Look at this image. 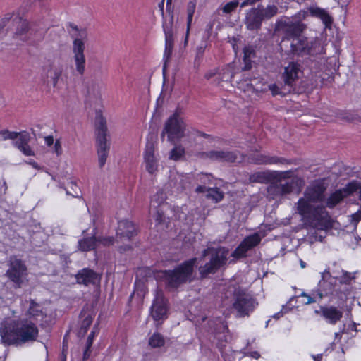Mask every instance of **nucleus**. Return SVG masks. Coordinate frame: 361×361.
<instances>
[{"label":"nucleus","instance_id":"f257e3e1","mask_svg":"<svg viewBox=\"0 0 361 361\" xmlns=\"http://www.w3.org/2000/svg\"><path fill=\"white\" fill-rule=\"evenodd\" d=\"M326 188L321 181H316L307 187L304 197L297 203V210L302 217L304 224L310 227L323 229L327 226L328 212L324 207H314L311 202L322 201Z\"/></svg>","mask_w":361,"mask_h":361},{"label":"nucleus","instance_id":"f03ea898","mask_svg":"<svg viewBox=\"0 0 361 361\" xmlns=\"http://www.w3.org/2000/svg\"><path fill=\"white\" fill-rule=\"evenodd\" d=\"M38 334L37 324L28 318H6L0 324L1 339L6 345H19L35 341Z\"/></svg>","mask_w":361,"mask_h":361},{"label":"nucleus","instance_id":"7ed1b4c3","mask_svg":"<svg viewBox=\"0 0 361 361\" xmlns=\"http://www.w3.org/2000/svg\"><path fill=\"white\" fill-rule=\"evenodd\" d=\"M95 129L99 165L100 168H102L108 157L110 149V142L107 140L109 134L106 121L100 113L97 114L95 117Z\"/></svg>","mask_w":361,"mask_h":361},{"label":"nucleus","instance_id":"20e7f679","mask_svg":"<svg viewBox=\"0 0 361 361\" xmlns=\"http://www.w3.org/2000/svg\"><path fill=\"white\" fill-rule=\"evenodd\" d=\"M323 47L317 39H309L306 37H298L290 42L288 55L300 57L314 56L322 52Z\"/></svg>","mask_w":361,"mask_h":361},{"label":"nucleus","instance_id":"39448f33","mask_svg":"<svg viewBox=\"0 0 361 361\" xmlns=\"http://www.w3.org/2000/svg\"><path fill=\"white\" fill-rule=\"evenodd\" d=\"M212 250L209 262L198 268L202 279L207 278L209 274H214L227 264L230 254L228 247L219 246Z\"/></svg>","mask_w":361,"mask_h":361},{"label":"nucleus","instance_id":"423d86ee","mask_svg":"<svg viewBox=\"0 0 361 361\" xmlns=\"http://www.w3.org/2000/svg\"><path fill=\"white\" fill-rule=\"evenodd\" d=\"M197 260V259L194 257L181 263L173 270L164 271L168 285L173 288H177L190 281Z\"/></svg>","mask_w":361,"mask_h":361},{"label":"nucleus","instance_id":"0eeeda50","mask_svg":"<svg viewBox=\"0 0 361 361\" xmlns=\"http://www.w3.org/2000/svg\"><path fill=\"white\" fill-rule=\"evenodd\" d=\"M182 114L183 110L180 107H177L174 113L167 119L161 133L162 139L166 133L168 135V140L170 142L180 140L185 136L186 125L181 117Z\"/></svg>","mask_w":361,"mask_h":361},{"label":"nucleus","instance_id":"6e6552de","mask_svg":"<svg viewBox=\"0 0 361 361\" xmlns=\"http://www.w3.org/2000/svg\"><path fill=\"white\" fill-rule=\"evenodd\" d=\"M256 300L245 290L236 288L233 292L232 307L237 312V317L248 316L257 305Z\"/></svg>","mask_w":361,"mask_h":361},{"label":"nucleus","instance_id":"1a4fd4ad","mask_svg":"<svg viewBox=\"0 0 361 361\" xmlns=\"http://www.w3.org/2000/svg\"><path fill=\"white\" fill-rule=\"evenodd\" d=\"M306 25L301 22H293L287 18H281L276 20L275 31L283 35L282 42H291L297 38L305 30Z\"/></svg>","mask_w":361,"mask_h":361},{"label":"nucleus","instance_id":"9d476101","mask_svg":"<svg viewBox=\"0 0 361 361\" xmlns=\"http://www.w3.org/2000/svg\"><path fill=\"white\" fill-rule=\"evenodd\" d=\"M136 235L137 230L133 222L126 219L118 221L116 233V242L123 245L118 246V250L120 252H123L131 250L132 247L129 243Z\"/></svg>","mask_w":361,"mask_h":361},{"label":"nucleus","instance_id":"9b49d317","mask_svg":"<svg viewBox=\"0 0 361 361\" xmlns=\"http://www.w3.org/2000/svg\"><path fill=\"white\" fill-rule=\"evenodd\" d=\"M8 269L6 272L8 279L14 283L15 288H21L27 275V266L16 255L10 256L8 261Z\"/></svg>","mask_w":361,"mask_h":361},{"label":"nucleus","instance_id":"f8f14e48","mask_svg":"<svg viewBox=\"0 0 361 361\" xmlns=\"http://www.w3.org/2000/svg\"><path fill=\"white\" fill-rule=\"evenodd\" d=\"M317 292L320 299L338 293V279L331 276L329 269H325L322 273L321 279L317 285Z\"/></svg>","mask_w":361,"mask_h":361},{"label":"nucleus","instance_id":"ddd939ff","mask_svg":"<svg viewBox=\"0 0 361 361\" xmlns=\"http://www.w3.org/2000/svg\"><path fill=\"white\" fill-rule=\"evenodd\" d=\"M360 188V182L353 180L344 188L336 190L325 200L326 207L332 209L341 203L345 197L355 192Z\"/></svg>","mask_w":361,"mask_h":361},{"label":"nucleus","instance_id":"4468645a","mask_svg":"<svg viewBox=\"0 0 361 361\" xmlns=\"http://www.w3.org/2000/svg\"><path fill=\"white\" fill-rule=\"evenodd\" d=\"M200 157L203 159H209L212 161L228 163H240L243 160V154L238 150H211L202 152Z\"/></svg>","mask_w":361,"mask_h":361},{"label":"nucleus","instance_id":"2eb2a0df","mask_svg":"<svg viewBox=\"0 0 361 361\" xmlns=\"http://www.w3.org/2000/svg\"><path fill=\"white\" fill-rule=\"evenodd\" d=\"M291 171H259L251 174L249 177L250 183H268L272 180L282 181L290 177Z\"/></svg>","mask_w":361,"mask_h":361},{"label":"nucleus","instance_id":"dca6fc26","mask_svg":"<svg viewBox=\"0 0 361 361\" xmlns=\"http://www.w3.org/2000/svg\"><path fill=\"white\" fill-rule=\"evenodd\" d=\"M262 240V237L258 233H255L245 238L239 245L231 254L234 259H238L247 256V252L256 246Z\"/></svg>","mask_w":361,"mask_h":361},{"label":"nucleus","instance_id":"f3484780","mask_svg":"<svg viewBox=\"0 0 361 361\" xmlns=\"http://www.w3.org/2000/svg\"><path fill=\"white\" fill-rule=\"evenodd\" d=\"M42 69L47 82H50L54 88H58L59 82L62 80V75L65 69L63 64L59 61H51L44 65Z\"/></svg>","mask_w":361,"mask_h":361},{"label":"nucleus","instance_id":"a211bd4d","mask_svg":"<svg viewBox=\"0 0 361 361\" xmlns=\"http://www.w3.org/2000/svg\"><path fill=\"white\" fill-rule=\"evenodd\" d=\"M167 302L161 291H157L151 307V315L155 321L167 317Z\"/></svg>","mask_w":361,"mask_h":361},{"label":"nucleus","instance_id":"6ab92c4d","mask_svg":"<svg viewBox=\"0 0 361 361\" xmlns=\"http://www.w3.org/2000/svg\"><path fill=\"white\" fill-rule=\"evenodd\" d=\"M12 24L15 27L13 37L16 39L26 42L30 39L32 30L27 20L16 16L12 20Z\"/></svg>","mask_w":361,"mask_h":361},{"label":"nucleus","instance_id":"aec40b11","mask_svg":"<svg viewBox=\"0 0 361 361\" xmlns=\"http://www.w3.org/2000/svg\"><path fill=\"white\" fill-rule=\"evenodd\" d=\"M190 178L188 175L178 172L171 173L169 184L173 191L183 192L190 187Z\"/></svg>","mask_w":361,"mask_h":361},{"label":"nucleus","instance_id":"412c9836","mask_svg":"<svg viewBox=\"0 0 361 361\" xmlns=\"http://www.w3.org/2000/svg\"><path fill=\"white\" fill-rule=\"evenodd\" d=\"M262 18L257 7L252 8L245 14V25L250 31H258L261 29Z\"/></svg>","mask_w":361,"mask_h":361},{"label":"nucleus","instance_id":"4be33fe9","mask_svg":"<svg viewBox=\"0 0 361 361\" xmlns=\"http://www.w3.org/2000/svg\"><path fill=\"white\" fill-rule=\"evenodd\" d=\"M85 45H82L80 42H77L75 43V46H73V59L75 65V70L77 73L83 75L85 74V57L84 54Z\"/></svg>","mask_w":361,"mask_h":361},{"label":"nucleus","instance_id":"5701e85b","mask_svg":"<svg viewBox=\"0 0 361 361\" xmlns=\"http://www.w3.org/2000/svg\"><path fill=\"white\" fill-rule=\"evenodd\" d=\"M300 71V65L295 62L290 63L288 66L285 68L283 78L285 85L288 87L287 92H291L292 86L295 80L298 78Z\"/></svg>","mask_w":361,"mask_h":361},{"label":"nucleus","instance_id":"b1692460","mask_svg":"<svg viewBox=\"0 0 361 361\" xmlns=\"http://www.w3.org/2000/svg\"><path fill=\"white\" fill-rule=\"evenodd\" d=\"M144 160L145 168L150 174L154 173L157 171L158 164L154 156V147L152 143H147L146 145Z\"/></svg>","mask_w":361,"mask_h":361},{"label":"nucleus","instance_id":"393cba45","mask_svg":"<svg viewBox=\"0 0 361 361\" xmlns=\"http://www.w3.org/2000/svg\"><path fill=\"white\" fill-rule=\"evenodd\" d=\"M75 277L78 283L85 286L95 284L99 280V275L94 271L87 268L80 271Z\"/></svg>","mask_w":361,"mask_h":361},{"label":"nucleus","instance_id":"a878e982","mask_svg":"<svg viewBox=\"0 0 361 361\" xmlns=\"http://www.w3.org/2000/svg\"><path fill=\"white\" fill-rule=\"evenodd\" d=\"M25 318H28L37 324L39 319L42 320L46 317L47 314L43 311L42 306L39 303H37L35 300H31L30 302L29 308L25 312Z\"/></svg>","mask_w":361,"mask_h":361},{"label":"nucleus","instance_id":"bb28decb","mask_svg":"<svg viewBox=\"0 0 361 361\" xmlns=\"http://www.w3.org/2000/svg\"><path fill=\"white\" fill-rule=\"evenodd\" d=\"M308 11L312 16L319 18L324 25L325 28H331L333 18L325 9L317 6H311L308 8Z\"/></svg>","mask_w":361,"mask_h":361},{"label":"nucleus","instance_id":"cd10ccee","mask_svg":"<svg viewBox=\"0 0 361 361\" xmlns=\"http://www.w3.org/2000/svg\"><path fill=\"white\" fill-rule=\"evenodd\" d=\"M321 312L322 316L331 324H335L343 317V312L334 306L322 307Z\"/></svg>","mask_w":361,"mask_h":361},{"label":"nucleus","instance_id":"c85d7f7f","mask_svg":"<svg viewBox=\"0 0 361 361\" xmlns=\"http://www.w3.org/2000/svg\"><path fill=\"white\" fill-rule=\"evenodd\" d=\"M97 246V239L93 235L92 237L84 238L78 241V250L82 252L92 250Z\"/></svg>","mask_w":361,"mask_h":361},{"label":"nucleus","instance_id":"c756f323","mask_svg":"<svg viewBox=\"0 0 361 361\" xmlns=\"http://www.w3.org/2000/svg\"><path fill=\"white\" fill-rule=\"evenodd\" d=\"M257 8H259V13L263 20L271 19L279 12V8L275 5H268L267 7L258 5Z\"/></svg>","mask_w":361,"mask_h":361},{"label":"nucleus","instance_id":"7c9ffc66","mask_svg":"<svg viewBox=\"0 0 361 361\" xmlns=\"http://www.w3.org/2000/svg\"><path fill=\"white\" fill-rule=\"evenodd\" d=\"M165 37H174L176 29L174 27V16H169V18H164L162 24Z\"/></svg>","mask_w":361,"mask_h":361},{"label":"nucleus","instance_id":"2f4dec72","mask_svg":"<svg viewBox=\"0 0 361 361\" xmlns=\"http://www.w3.org/2000/svg\"><path fill=\"white\" fill-rule=\"evenodd\" d=\"M197 0H190L187 5V30L186 37H188L190 28L192 24L193 15L196 9Z\"/></svg>","mask_w":361,"mask_h":361},{"label":"nucleus","instance_id":"473e14b6","mask_svg":"<svg viewBox=\"0 0 361 361\" xmlns=\"http://www.w3.org/2000/svg\"><path fill=\"white\" fill-rule=\"evenodd\" d=\"M267 165H272V164H281V165H290L293 163V160L287 159L284 157H278L275 155H271L267 154Z\"/></svg>","mask_w":361,"mask_h":361},{"label":"nucleus","instance_id":"72a5a7b5","mask_svg":"<svg viewBox=\"0 0 361 361\" xmlns=\"http://www.w3.org/2000/svg\"><path fill=\"white\" fill-rule=\"evenodd\" d=\"M298 180V179H292L291 180L286 181L283 183H281V181L278 182V188H279V190H281L283 196L290 194L293 191L294 186Z\"/></svg>","mask_w":361,"mask_h":361},{"label":"nucleus","instance_id":"f704fd0d","mask_svg":"<svg viewBox=\"0 0 361 361\" xmlns=\"http://www.w3.org/2000/svg\"><path fill=\"white\" fill-rule=\"evenodd\" d=\"M206 197L215 202H219L223 200L224 194L218 188H209Z\"/></svg>","mask_w":361,"mask_h":361},{"label":"nucleus","instance_id":"c9c22d12","mask_svg":"<svg viewBox=\"0 0 361 361\" xmlns=\"http://www.w3.org/2000/svg\"><path fill=\"white\" fill-rule=\"evenodd\" d=\"M164 344L165 340L159 333H154L149 338V345L153 348L162 347Z\"/></svg>","mask_w":361,"mask_h":361},{"label":"nucleus","instance_id":"e433bc0d","mask_svg":"<svg viewBox=\"0 0 361 361\" xmlns=\"http://www.w3.org/2000/svg\"><path fill=\"white\" fill-rule=\"evenodd\" d=\"M30 140V135L26 131H23L18 133V137L17 140L13 142L14 146L18 149H20L23 146L26 145V144L29 143Z\"/></svg>","mask_w":361,"mask_h":361},{"label":"nucleus","instance_id":"4c0bfd02","mask_svg":"<svg viewBox=\"0 0 361 361\" xmlns=\"http://www.w3.org/2000/svg\"><path fill=\"white\" fill-rule=\"evenodd\" d=\"M185 148L179 145H176L169 153V159L173 161L180 160L185 155Z\"/></svg>","mask_w":361,"mask_h":361},{"label":"nucleus","instance_id":"58836bf2","mask_svg":"<svg viewBox=\"0 0 361 361\" xmlns=\"http://www.w3.org/2000/svg\"><path fill=\"white\" fill-rule=\"evenodd\" d=\"M174 44V37H165V50L164 54V59L165 63L170 59L172 54L173 48ZM166 64L164 65V66Z\"/></svg>","mask_w":361,"mask_h":361},{"label":"nucleus","instance_id":"ea45409f","mask_svg":"<svg viewBox=\"0 0 361 361\" xmlns=\"http://www.w3.org/2000/svg\"><path fill=\"white\" fill-rule=\"evenodd\" d=\"M250 161L257 165H267V154H253L250 155Z\"/></svg>","mask_w":361,"mask_h":361},{"label":"nucleus","instance_id":"a19ab883","mask_svg":"<svg viewBox=\"0 0 361 361\" xmlns=\"http://www.w3.org/2000/svg\"><path fill=\"white\" fill-rule=\"evenodd\" d=\"M269 90L271 92V94L273 96H276V95L285 96L287 93L290 92H287L288 87H287V85H285L281 88H279V87L277 85L271 84V85H269Z\"/></svg>","mask_w":361,"mask_h":361},{"label":"nucleus","instance_id":"79ce46f5","mask_svg":"<svg viewBox=\"0 0 361 361\" xmlns=\"http://www.w3.org/2000/svg\"><path fill=\"white\" fill-rule=\"evenodd\" d=\"M223 326L224 331H226V334L224 332V334L222 336L221 335V334H217L216 335V337L218 339L217 346L220 349V350H222V348L225 346V345L223 343H227L230 339V336L228 334L227 326L226 325H223Z\"/></svg>","mask_w":361,"mask_h":361},{"label":"nucleus","instance_id":"37998d69","mask_svg":"<svg viewBox=\"0 0 361 361\" xmlns=\"http://www.w3.org/2000/svg\"><path fill=\"white\" fill-rule=\"evenodd\" d=\"M277 180H272L270 185L267 188V192L269 195L273 196H283L281 190H279Z\"/></svg>","mask_w":361,"mask_h":361},{"label":"nucleus","instance_id":"c03bdc74","mask_svg":"<svg viewBox=\"0 0 361 361\" xmlns=\"http://www.w3.org/2000/svg\"><path fill=\"white\" fill-rule=\"evenodd\" d=\"M87 36V30L85 29H80L77 33L74 35V40L73 46H75V43L77 42H80L82 45H85L83 40L86 39Z\"/></svg>","mask_w":361,"mask_h":361},{"label":"nucleus","instance_id":"a18cd8bd","mask_svg":"<svg viewBox=\"0 0 361 361\" xmlns=\"http://www.w3.org/2000/svg\"><path fill=\"white\" fill-rule=\"evenodd\" d=\"M87 91L90 95H97L99 93V85L98 82L92 81L91 84L87 86Z\"/></svg>","mask_w":361,"mask_h":361},{"label":"nucleus","instance_id":"49530a36","mask_svg":"<svg viewBox=\"0 0 361 361\" xmlns=\"http://www.w3.org/2000/svg\"><path fill=\"white\" fill-rule=\"evenodd\" d=\"M0 135H2L4 140H15L18 137V133L11 132L8 130H4L0 131Z\"/></svg>","mask_w":361,"mask_h":361},{"label":"nucleus","instance_id":"de8ad7c7","mask_svg":"<svg viewBox=\"0 0 361 361\" xmlns=\"http://www.w3.org/2000/svg\"><path fill=\"white\" fill-rule=\"evenodd\" d=\"M238 4V1H230L222 8V11L225 13H230L235 10Z\"/></svg>","mask_w":361,"mask_h":361},{"label":"nucleus","instance_id":"09e8293b","mask_svg":"<svg viewBox=\"0 0 361 361\" xmlns=\"http://www.w3.org/2000/svg\"><path fill=\"white\" fill-rule=\"evenodd\" d=\"M97 244L100 243L103 245L104 246H109L113 245L116 242V238L114 237H99L97 238Z\"/></svg>","mask_w":361,"mask_h":361},{"label":"nucleus","instance_id":"8fccbe9b","mask_svg":"<svg viewBox=\"0 0 361 361\" xmlns=\"http://www.w3.org/2000/svg\"><path fill=\"white\" fill-rule=\"evenodd\" d=\"M92 323V317L90 315L87 316L82 322L80 332L82 331L83 334H85Z\"/></svg>","mask_w":361,"mask_h":361},{"label":"nucleus","instance_id":"3c124183","mask_svg":"<svg viewBox=\"0 0 361 361\" xmlns=\"http://www.w3.org/2000/svg\"><path fill=\"white\" fill-rule=\"evenodd\" d=\"M343 276L341 277V279L340 280V283H344V284H350L351 280L354 278L352 276L351 274L348 272L347 271H342Z\"/></svg>","mask_w":361,"mask_h":361},{"label":"nucleus","instance_id":"603ef678","mask_svg":"<svg viewBox=\"0 0 361 361\" xmlns=\"http://www.w3.org/2000/svg\"><path fill=\"white\" fill-rule=\"evenodd\" d=\"M165 200V195L162 191H159L154 195L152 199V203L156 201L159 205L164 202Z\"/></svg>","mask_w":361,"mask_h":361},{"label":"nucleus","instance_id":"864d4df0","mask_svg":"<svg viewBox=\"0 0 361 361\" xmlns=\"http://www.w3.org/2000/svg\"><path fill=\"white\" fill-rule=\"evenodd\" d=\"M255 56V50L252 47H245L243 49V60L246 59H250L251 57Z\"/></svg>","mask_w":361,"mask_h":361},{"label":"nucleus","instance_id":"5fc2aeb1","mask_svg":"<svg viewBox=\"0 0 361 361\" xmlns=\"http://www.w3.org/2000/svg\"><path fill=\"white\" fill-rule=\"evenodd\" d=\"M154 219L157 224H162L164 221V215L163 211L157 209L154 215Z\"/></svg>","mask_w":361,"mask_h":361},{"label":"nucleus","instance_id":"6e6d98bb","mask_svg":"<svg viewBox=\"0 0 361 361\" xmlns=\"http://www.w3.org/2000/svg\"><path fill=\"white\" fill-rule=\"evenodd\" d=\"M20 152H22L26 156H33L34 152L30 148L29 143L26 144V145L23 146L20 149H19Z\"/></svg>","mask_w":361,"mask_h":361},{"label":"nucleus","instance_id":"4d7b16f0","mask_svg":"<svg viewBox=\"0 0 361 361\" xmlns=\"http://www.w3.org/2000/svg\"><path fill=\"white\" fill-rule=\"evenodd\" d=\"M247 82V79H245L244 81H242L241 82L239 83V88H243L244 86H245V89L244 90L246 91H251L252 92L254 90V87L252 86V85L251 83H249V82Z\"/></svg>","mask_w":361,"mask_h":361},{"label":"nucleus","instance_id":"13d9d810","mask_svg":"<svg viewBox=\"0 0 361 361\" xmlns=\"http://www.w3.org/2000/svg\"><path fill=\"white\" fill-rule=\"evenodd\" d=\"M205 48H206L205 44L201 45V46H199L197 47L196 58H202L203 56Z\"/></svg>","mask_w":361,"mask_h":361},{"label":"nucleus","instance_id":"bf43d9fd","mask_svg":"<svg viewBox=\"0 0 361 361\" xmlns=\"http://www.w3.org/2000/svg\"><path fill=\"white\" fill-rule=\"evenodd\" d=\"M94 336V332L92 331L89 334V336L87 337V339L86 346L87 347V348H90L92 347V343H93Z\"/></svg>","mask_w":361,"mask_h":361},{"label":"nucleus","instance_id":"052dcab7","mask_svg":"<svg viewBox=\"0 0 361 361\" xmlns=\"http://www.w3.org/2000/svg\"><path fill=\"white\" fill-rule=\"evenodd\" d=\"M244 61V66L242 68V71H249L252 68V61L249 59H246V60H243Z\"/></svg>","mask_w":361,"mask_h":361},{"label":"nucleus","instance_id":"680f3d73","mask_svg":"<svg viewBox=\"0 0 361 361\" xmlns=\"http://www.w3.org/2000/svg\"><path fill=\"white\" fill-rule=\"evenodd\" d=\"M214 247H207V249H204L202 252V257L204 258V257H205L207 255L211 256L212 252H213L212 250H214Z\"/></svg>","mask_w":361,"mask_h":361},{"label":"nucleus","instance_id":"e2e57ef3","mask_svg":"<svg viewBox=\"0 0 361 361\" xmlns=\"http://www.w3.org/2000/svg\"><path fill=\"white\" fill-rule=\"evenodd\" d=\"M352 219L355 223H357L361 219V212L358 211L357 212L352 214Z\"/></svg>","mask_w":361,"mask_h":361},{"label":"nucleus","instance_id":"0e129e2a","mask_svg":"<svg viewBox=\"0 0 361 361\" xmlns=\"http://www.w3.org/2000/svg\"><path fill=\"white\" fill-rule=\"evenodd\" d=\"M246 355L255 359H258L260 357V354L257 351H252L247 353Z\"/></svg>","mask_w":361,"mask_h":361},{"label":"nucleus","instance_id":"69168bd1","mask_svg":"<svg viewBox=\"0 0 361 361\" xmlns=\"http://www.w3.org/2000/svg\"><path fill=\"white\" fill-rule=\"evenodd\" d=\"M207 190H208V188L207 187L203 186V185H199L196 188L195 192L197 193H202L206 191L207 192Z\"/></svg>","mask_w":361,"mask_h":361},{"label":"nucleus","instance_id":"338daca9","mask_svg":"<svg viewBox=\"0 0 361 361\" xmlns=\"http://www.w3.org/2000/svg\"><path fill=\"white\" fill-rule=\"evenodd\" d=\"M54 147H55V151L57 153V154H60L61 152V147L60 142L59 140L56 141Z\"/></svg>","mask_w":361,"mask_h":361},{"label":"nucleus","instance_id":"774afa93","mask_svg":"<svg viewBox=\"0 0 361 361\" xmlns=\"http://www.w3.org/2000/svg\"><path fill=\"white\" fill-rule=\"evenodd\" d=\"M45 142L48 146H51L54 143V138L52 136H47L44 138Z\"/></svg>","mask_w":361,"mask_h":361}]
</instances>
